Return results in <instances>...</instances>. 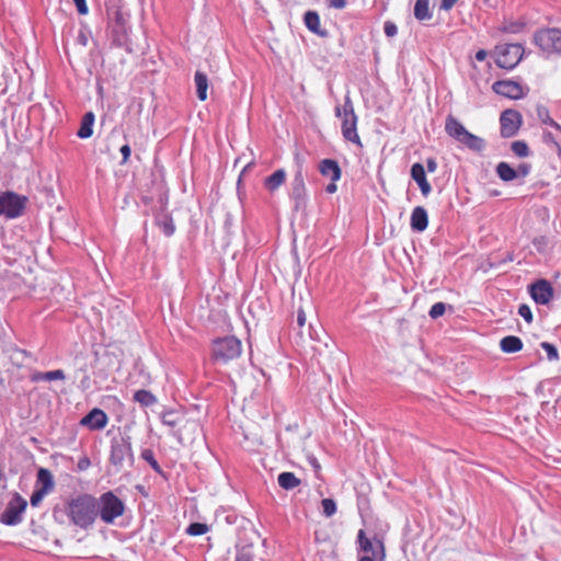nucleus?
<instances>
[{"label":"nucleus","instance_id":"nucleus-1","mask_svg":"<svg viewBox=\"0 0 561 561\" xmlns=\"http://www.w3.org/2000/svg\"><path fill=\"white\" fill-rule=\"evenodd\" d=\"M65 513L72 525L88 529L98 517L96 497L91 494L73 496L66 503Z\"/></svg>","mask_w":561,"mask_h":561},{"label":"nucleus","instance_id":"nucleus-2","mask_svg":"<svg viewBox=\"0 0 561 561\" xmlns=\"http://www.w3.org/2000/svg\"><path fill=\"white\" fill-rule=\"evenodd\" d=\"M445 130L450 137L472 151L481 152L485 148V141L481 137L471 134L451 115L446 118Z\"/></svg>","mask_w":561,"mask_h":561},{"label":"nucleus","instance_id":"nucleus-3","mask_svg":"<svg viewBox=\"0 0 561 561\" xmlns=\"http://www.w3.org/2000/svg\"><path fill=\"white\" fill-rule=\"evenodd\" d=\"M335 115L342 118V135L345 140L362 146L357 134V116L350 95H345L343 106L335 107Z\"/></svg>","mask_w":561,"mask_h":561},{"label":"nucleus","instance_id":"nucleus-4","mask_svg":"<svg viewBox=\"0 0 561 561\" xmlns=\"http://www.w3.org/2000/svg\"><path fill=\"white\" fill-rule=\"evenodd\" d=\"M110 461L117 471L122 470L126 466H134L135 457L129 436L114 437L111 440Z\"/></svg>","mask_w":561,"mask_h":561},{"label":"nucleus","instance_id":"nucleus-5","mask_svg":"<svg viewBox=\"0 0 561 561\" xmlns=\"http://www.w3.org/2000/svg\"><path fill=\"white\" fill-rule=\"evenodd\" d=\"M242 353V344L236 336H225L213 342V358L221 364L238 358Z\"/></svg>","mask_w":561,"mask_h":561},{"label":"nucleus","instance_id":"nucleus-6","mask_svg":"<svg viewBox=\"0 0 561 561\" xmlns=\"http://www.w3.org/2000/svg\"><path fill=\"white\" fill-rule=\"evenodd\" d=\"M98 502V516L105 524H113L117 517H121L125 512L124 502L116 496L112 491L103 493Z\"/></svg>","mask_w":561,"mask_h":561},{"label":"nucleus","instance_id":"nucleus-7","mask_svg":"<svg viewBox=\"0 0 561 561\" xmlns=\"http://www.w3.org/2000/svg\"><path fill=\"white\" fill-rule=\"evenodd\" d=\"M27 197L12 191L0 193V216L7 219H15L24 214Z\"/></svg>","mask_w":561,"mask_h":561},{"label":"nucleus","instance_id":"nucleus-8","mask_svg":"<svg viewBox=\"0 0 561 561\" xmlns=\"http://www.w3.org/2000/svg\"><path fill=\"white\" fill-rule=\"evenodd\" d=\"M495 64L503 69H514L523 59L524 47L520 44H499L494 49Z\"/></svg>","mask_w":561,"mask_h":561},{"label":"nucleus","instance_id":"nucleus-9","mask_svg":"<svg viewBox=\"0 0 561 561\" xmlns=\"http://www.w3.org/2000/svg\"><path fill=\"white\" fill-rule=\"evenodd\" d=\"M534 42L543 53L561 54V31L558 28L538 31Z\"/></svg>","mask_w":561,"mask_h":561},{"label":"nucleus","instance_id":"nucleus-10","mask_svg":"<svg viewBox=\"0 0 561 561\" xmlns=\"http://www.w3.org/2000/svg\"><path fill=\"white\" fill-rule=\"evenodd\" d=\"M26 505V501L15 494L1 514L0 522L10 526L19 524L22 520Z\"/></svg>","mask_w":561,"mask_h":561},{"label":"nucleus","instance_id":"nucleus-11","mask_svg":"<svg viewBox=\"0 0 561 561\" xmlns=\"http://www.w3.org/2000/svg\"><path fill=\"white\" fill-rule=\"evenodd\" d=\"M492 89L496 94L513 100L522 99L528 92V88L513 80H499L493 83Z\"/></svg>","mask_w":561,"mask_h":561},{"label":"nucleus","instance_id":"nucleus-12","mask_svg":"<svg viewBox=\"0 0 561 561\" xmlns=\"http://www.w3.org/2000/svg\"><path fill=\"white\" fill-rule=\"evenodd\" d=\"M501 135L505 138L517 134L522 125V115L514 110H505L500 117Z\"/></svg>","mask_w":561,"mask_h":561},{"label":"nucleus","instance_id":"nucleus-13","mask_svg":"<svg viewBox=\"0 0 561 561\" xmlns=\"http://www.w3.org/2000/svg\"><path fill=\"white\" fill-rule=\"evenodd\" d=\"M531 298L539 305H547L553 297V288L546 279H539L529 286Z\"/></svg>","mask_w":561,"mask_h":561},{"label":"nucleus","instance_id":"nucleus-14","mask_svg":"<svg viewBox=\"0 0 561 561\" xmlns=\"http://www.w3.org/2000/svg\"><path fill=\"white\" fill-rule=\"evenodd\" d=\"M290 198L295 202V209L298 210L306 205L307 192L305 179L301 171L296 172L290 184Z\"/></svg>","mask_w":561,"mask_h":561},{"label":"nucleus","instance_id":"nucleus-15","mask_svg":"<svg viewBox=\"0 0 561 561\" xmlns=\"http://www.w3.org/2000/svg\"><path fill=\"white\" fill-rule=\"evenodd\" d=\"M108 422L106 413L98 408L92 409L85 416L82 417L80 424L87 426L92 431L103 430Z\"/></svg>","mask_w":561,"mask_h":561},{"label":"nucleus","instance_id":"nucleus-16","mask_svg":"<svg viewBox=\"0 0 561 561\" xmlns=\"http://www.w3.org/2000/svg\"><path fill=\"white\" fill-rule=\"evenodd\" d=\"M357 538L362 551H364L366 554H373L374 558H380V560L383 559L385 548L381 540L375 538V540L371 541L365 537V531L363 529L358 531Z\"/></svg>","mask_w":561,"mask_h":561},{"label":"nucleus","instance_id":"nucleus-17","mask_svg":"<svg viewBox=\"0 0 561 561\" xmlns=\"http://www.w3.org/2000/svg\"><path fill=\"white\" fill-rule=\"evenodd\" d=\"M319 171L323 176L330 178L331 181L336 182L341 179V168L333 159H324L319 164Z\"/></svg>","mask_w":561,"mask_h":561},{"label":"nucleus","instance_id":"nucleus-18","mask_svg":"<svg viewBox=\"0 0 561 561\" xmlns=\"http://www.w3.org/2000/svg\"><path fill=\"white\" fill-rule=\"evenodd\" d=\"M411 228L414 231L422 232L427 228L428 217L424 207L417 206L411 214Z\"/></svg>","mask_w":561,"mask_h":561},{"label":"nucleus","instance_id":"nucleus-19","mask_svg":"<svg viewBox=\"0 0 561 561\" xmlns=\"http://www.w3.org/2000/svg\"><path fill=\"white\" fill-rule=\"evenodd\" d=\"M304 21H305L307 28L310 32H312L321 37L328 36V32L325 30H322L320 26V16L316 11H307L305 13Z\"/></svg>","mask_w":561,"mask_h":561},{"label":"nucleus","instance_id":"nucleus-20","mask_svg":"<svg viewBox=\"0 0 561 561\" xmlns=\"http://www.w3.org/2000/svg\"><path fill=\"white\" fill-rule=\"evenodd\" d=\"M95 116L93 112H87L81 121L80 128L77 131V136L81 139H87L93 134V125H94Z\"/></svg>","mask_w":561,"mask_h":561},{"label":"nucleus","instance_id":"nucleus-21","mask_svg":"<svg viewBox=\"0 0 561 561\" xmlns=\"http://www.w3.org/2000/svg\"><path fill=\"white\" fill-rule=\"evenodd\" d=\"M500 348L504 353H516L523 348V342L518 336L507 335L500 341Z\"/></svg>","mask_w":561,"mask_h":561},{"label":"nucleus","instance_id":"nucleus-22","mask_svg":"<svg viewBox=\"0 0 561 561\" xmlns=\"http://www.w3.org/2000/svg\"><path fill=\"white\" fill-rule=\"evenodd\" d=\"M286 180V172L278 169L264 180V185L270 192L276 191Z\"/></svg>","mask_w":561,"mask_h":561},{"label":"nucleus","instance_id":"nucleus-23","mask_svg":"<svg viewBox=\"0 0 561 561\" xmlns=\"http://www.w3.org/2000/svg\"><path fill=\"white\" fill-rule=\"evenodd\" d=\"M194 82L196 87L197 98L201 101H205L207 99V90H208V78L202 71H196L194 76Z\"/></svg>","mask_w":561,"mask_h":561},{"label":"nucleus","instance_id":"nucleus-24","mask_svg":"<svg viewBox=\"0 0 561 561\" xmlns=\"http://www.w3.org/2000/svg\"><path fill=\"white\" fill-rule=\"evenodd\" d=\"M37 482L42 484V491L48 493L54 489V478L48 469L41 468L37 471Z\"/></svg>","mask_w":561,"mask_h":561},{"label":"nucleus","instance_id":"nucleus-25","mask_svg":"<svg viewBox=\"0 0 561 561\" xmlns=\"http://www.w3.org/2000/svg\"><path fill=\"white\" fill-rule=\"evenodd\" d=\"M277 482L285 490H293L300 484V480L293 472L279 473Z\"/></svg>","mask_w":561,"mask_h":561},{"label":"nucleus","instance_id":"nucleus-26","mask_svg":"<svg viewBox=\"0 0 561 561\" xmlns=\"http://www.w3.org/2000/svg\"><path fill=\"white\" fill-rule=\"evenodd\" d=\"M414 16L420 21L430 20L432 18L430 0H416L414 5Z\"/></svg>","mask_w":561,"mask_h":561},{"label":"nucleus","instance_id":"nucleus-27","mask_svg":"<svg viewBox=\"0 0 561 561\" xmlns=\"http://www.w3.org/2000/svg\"><path fill=\"white\" fill-rule=\"evenodd\" d=\"M537 116L542 124L552 127L556 131H558L561 135V125L550 117L549 111L546 106L539 105L537 107Z\"/></svg>","mask_w":561,"mask_h":561},{"label":"nucleus","instance_id":"nucleus-28","mask_svg":"<svg viewBox=\"0 0 561 561\" xmlns=\"http://www.w3.org/2000/svg\"><path fill=\"white\" fill-rule=\"evenodd\" d=\"M496 173L499 175V178L502 180V181H505V182H510V181H513L515 179H517L516 176V172H515V169H513L508 163L506 162H500L496 167Z\"/></svg>","mask_w":561,"mask_h":561},{"label":"nucleus","instance_id":"nucleus-29","mask_svg":"<svg viewBox=\"0 0 561 561\" xmlns=\"http://www.w3.org/2000/svg\"><path fill=\"white\" fill-rule=\"evenodd\" d=\"M134 400L142 407H150L157 402V398L148 390L140 389L134 393Z\"/></svg>","mask_w":561,"mask_h":561},{"label":"nucleus","instance_id":"nucleus-30","mask_svg":"<svg viewBox=\"0 0 561 561\" xmlns=\"http://www.w3.org/2000/svg\"><path fill=\"white\" fill-rule=\"evenodd\" d=\"M560 137H561V135L558 131L552 133V131L543 130V134H542L543 142L546 145L550 146L559 154L561 153Z\"/></svg>","mask_w":561,"mask_h":561},{"label":"nucleus","instance_id":"nucleus-31","mask_svg":"<svg viewBox=\"0 0 561 561\" xmlns=\"http://www.w3.org/2000/svg\"><path fill=\"white\" fill-rule=\"evenodd\" d=\"M66 378L64 370L56 369L45 373H38L34 376L35 381L64 380Z\"/></svg>","mask_w":561,"mask_h":561},{"label":"nucleus","instance_id":"nucleus-32","mask_svg":"<svg viewBox=\"0 0 561 561\" xmlns=\"http://www.w3.org/2000/svg\"><path fill=\"white\" fill-rule=\"evenodd\" d=\"M140 457L148 462V465L153 469L154 472L162 474V468L159 462L156 460L153 451L149 448H146L141 451Z\"/></svg>","mask_w":561,"mask_h":561},{"label":"nucleus","instance_id":"nucleus-33","mask_svg":"<svg viewBox=\"0 0 561 561\" xmlns=\"http://www.w3.org/2000/svg\"><path fill=\"white\" fill-rule=\"evenodd\" d=\"M411 176L419 184L426 181L425 169L422 163H414L411 167Z\"/></svg>","mask_w":561,"mask_h":561},{"label":"nucleus","instance_id":"nucleus-34","mask_svg":"<svg viewBox=\"0 0 561 561\" xmlns=\"http://www.w3.org/2000/svg\"><path fill=\"white\" fill-rule=\"evenodd\" d=\"M511 149L517 157H527L529 154V148L527 144L522 140L514 141L511 146Z\"/></svg>","mask_w":561,"mask_h":561},{"label":"nucleus","instance_id":"nucleus-35","mask_svg":"<svg viewBox=\"0 0 561 561\" xmlns=\"http://www.w3.org/2000/svg\"><path fill=\"white\" fill-rule=\"evenodd\" d=\"M158 225L167 237H170L174 233L175 227L172 218L165 217L162 220H159Z\"/></svg>","mask_w":561,"mask_h":561},{"label":"nucleus","instance_id":"nucleus-36","mask_svg":"<svg viewBox=\"0 0 561 561\" xmlns=\"http://www.w3.org/2000/svg\"><path fill=\"white\" fill-rule=\"evenodd\" d=\"M208 530V526L206 524H203V523H193L191 524L187 529H186V533L191 536H201V535H204L206 534Z\"/></svg>","mask_w":561,"mask_h":561},{"label":"nucleus","instance_id":"nucleus-37","mask_svg":"<svg viewBox=\"0 0 561 561\" xmlns=\"http://www.w3.org/2000/svg\"><path fill=\"white\" fill-rule=\"evenodd\" d=\"M540 346L542 347V350L546 351L547 353V358L550 360V362H554V360H558L559 359V353H558V350L557 347L549 343V342H542L540 344Z\"/></svg>","mask_w":561,"mask_h":561},{"label":"nucleus","instance_id":"nucleus-38","mask_svg":"<svg viewBox=\"0 0 561 561\" xmlns=\"http://www.w3.org/2000/svg\"><path fill=\"white\" fill-rule=\"evenodd\" d=\"M321 505H322L323 514L327 517H331L336 513V504H335L334 500L323 499L321 501Z\"/></svg>","mask_w":561,"mask_h":561},{"label":"nucleus","instance_id":"nucleus-39","mask_svg":"<svg viewBox=\"0 0 561 561\" xmlns=\"http://www.w3.org/2000/svg\"><path fill=\"white\" fill-rule=\"evenodd\" d=\"M254 554L250 547H243L237 551L234 561H253Z\"/></svg>","mask_w":561,"mask_h":561},{"label":"nucleus","instance_id":"nucleus-40","mask_svg":"<svg viewBox=\"0 0 561 561\" xmlns=\"http://www.w3.org/2000/svg\"><path fill=\"white\" fill-rule=\"evenodd\" d=\"M446 311V304L444 302H436L432 306V308L428 311V314L432 319H437L442 317Z\"/></svg>","mask_w":561,"mask_h":561},{"label":"nucleus","instance_id":"nucleus-41","mask_svg":"<svg viewBox=\"0 0 561 561\" xmlns=\"http://www.w3.org/2000/svg\"><path fill=\"white\" fill-rule=\"evenodd\" d=\"M161 420L164 425H168L170 427H174L179 423L178 416L172 411L164 412L161 416Z\"/></svg>","mask_w":561,"mask_h":561},{"label":"nucleus","instance_id":"nucleus-42","mask_svg":"<svg viewBox=\"0 0 561 561\" xmlns=\"http://www.w3.org/2000/svg\"><path fill=\"white\" fill-rule=\"evenodd\" d=\"M518 314L528 323L533 321V312L528 305H520L518 308Z\"/></svg>","mask_w":561,"mask_h":561},{"label":"nucleus","instance_id":"nucleus-43","mask_svg":"<svg viewBox=\"0 0 561 561\" xmlns=\"http://www.w3.org/2000/svg\"><path fill=\"white\" fill-rule=\"evenodd\" d=\"M530 164L528 163H520L518 164L517 169H515V172H516V176L517 178H525L529 174L530 172Z\"/></svg>","mask_w":561,"mask_h":561},{"label":"nucleus","instance_id":"nucleus-44","mask_svg":"<svg viewBox=\"0 0 561 561\" xmlns=\"http://www.w3.org/2000/svg\"><path fill=\"white\" fill-rule=\"evenodd\" d=\"M383 31L388 37H392L398 33V27L393 22L387 21L383 25Z\"/></svg>","mask_w":561,"mask_h":561},{"label":"nucleus","instance_id":"nucleus-45","mask_svg":"<svg viewBox=\"0 0 561 561\" xmlns=\"http://www.w3.org/2000/svg\"><path fill=\"white\" fill-rule=\"evenodd\" d=\"M47 494L46 492L42 491V490H38V491H35L32 496H31V504L33 506H36L43 499V496Z\"/></svg>","mask_w":561,"mask_h":561},{"label":"nucleus","instance_id":"nucleus-46","mask_svg":"<svg viewBox=\"0 0 561 561\" xmlns=\"http://www.w3.org/2000/svg\"><path fill=\"white\" fill-rule=\"evenodd\" d=\"M73 2L76 3L77 10L80 14L84 15L88 13L89 9L85 0H73Z\"/></svg>","mask_w":561,"mask_h":561},{"label":"nucleus","instance_id":"nucleus-47","mask_svg":"<svg viewBox=\"0 0 561 561\" xmlns=\"http://www.w3.org/2000/svg\"><path fill=\"white\" fill-rule=\"evenodd\" d=\"M119 151L123 156L122 163H126L128 161V159L130 157V152H131L129 145L126 144V145L122 146Z\"/></svg>","mask_w":561,"mask_h":561},{"label":"nucleus","instance_id":"nucleus-48","mask_svg":"<svg viewBox=\"0 0 561 561\" xmlns=\"http://www.w3.org/2000/svg\"><path fill=\"white\" fill-rule=\"evenodd\" d=\"M417 185H419V187H420V190H421L422 195H423V196H425V197H426V196L431 193V191H432V186H431V184L428 183V181H427V180H426L425 182L419 183Z\"/></svg>","mask_w":561,"mask_h":561},{"label":"nucleus","instance_id":"nucleus-49","mask_svg":"<svg viewBox=\"0 0 561 561\" xmlns=\"http://www.w3.org/2000/svg\"><path fill=\"white\" fill-rule=\"evenodd\" d=\"M329 7L334 9H344L346 7V0H328Z\"/></svg>","mask_w":561,"mask_h":561},{"label":"nucleus","instance_id":"nucleus-50","mask_svg":"<svg viewBox=\"0 0 561 561\" xmlns=\"http://www.w3.org/2000/svg\"><path fill=\"white\" fill-rule=\"evenodd\" d=\"M457 1L458 0H442L439 9L444 11H449Z\"/></svg>","mask_w":561,"mask_h":561},{"label":"nucleus","instance_id":"nucleus-51","mask_svg":"<svg viewBox=\"0 0 561 561\" xmlns=\"http://www.w3.org/2000/svg\"><path fill=\"white\" fill-rule=\"evenodd\" d=\"M426 168L428 172H435L437 169V162L434 158H428L426 160Z\"/></svg>","mask_w":561,"mask_h":561},{"label":"nucleus","instance_id":"nucleus-52","mask_svg":"<svg viewBox=\"0 0 561 561\" xmlns=\"http://www.w3.org/2000/svg\"><path fill=\"white\" fill-rule=\"evenodd\" d=\"M297 323L300 328H302L306 323V314L304 312V310H299L298 311V314H297Z\"/></svg>","mask_w":561,"mask_h":561},{"label":"nucleus","instance_id":"nucleus-53","mask_svg":"<svg viewBox=\"0 0 561 561\" xmlns=\"http://www.w3.org/2000/svg\"><path fill=\"white\" fill-rule=\"evenodd\" d=\"M486 56H488V53H486V50H484V49H480V50H478V51L476 53V59H477L478 61H483V60L486 58Z\"/></svg>","mask_w":561,"mask_h":561},{"label":"nucleus","instance_id":"nucleus-54","mask_svg":"<svg viewBox=\"0 0 561 561\" xmlns=\"http://www.w3.org/2000/svg\"><path fill=\"white\" fill-rule=\"evenodd\" d=\"M336 190H337V186H336L335 182H333V181H331V183L328 184L327 187H325V192L329 193V194L335 193Z\"/></svg>","mask_w":561,"mask_h":561},{"label":"nucleus","instance_id":"nucleus-55","mask_svg":"<svg viewBox=\"0 0 561 561\" xmlns=\"http://www.w3.org/2000/svg\"><path fill=\"white\" fill-rule=\"evenodd\" d=\"M378 558H374L373 554H365L359 558V561H376Z\"/></svg>","mask_w":561,"mask_h":561},{"label":"nucleus","instance_id":"nucleus-56","mask_svg":"<svg viewBox=\"0 0 561 561\" xmlns=\"http://www.w3.org/2000/svg\"><path fill=\"white\" fill-rule=\"evenodd\" d=\"M89 463H90L89 460L80 461L79 462V468L80 469H84Z\"/></svg>","mask_w":561,"mask_h":561},{"label":"nucleus","instance_id":"nucleus-57","mask_svg":"<svg viewBox=\"0 0 561 561\" xmlns=\"http://www.w3.org/2000/svg\"><path fill=\"white\" fill-rule=\"evenodd\" d=\"M312 466H314V467H318V468H319V465L317 463V460H316L314 458L312 459Z\"/></svg>","mask_w":561,"mask_h":561}]
</instances>
